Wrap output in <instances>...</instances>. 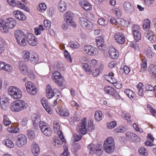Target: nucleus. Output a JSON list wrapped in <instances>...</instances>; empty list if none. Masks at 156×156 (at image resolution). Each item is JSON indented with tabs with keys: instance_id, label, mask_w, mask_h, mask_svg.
Instances as JSON below:
<instances>
[{
	"instance_id": "393cba45",
	"label": "nucleus",
	"mask_w": 156,
	"mask_h": 156,
	"mask_svg": "<svg viewBox=\"0 0 156 156\" xmlns=\"http://www.w3.org/2000/svg\"><path fill=\"white\" fill-rule=\"evenodd\" d=\"M80 4L85 10L87 11L91 9V8L90 4L86 0H80Z\"/></svg>"
},
{
	"instance_id": "6ab92c4d",
	"label": "nucleus",
	"mask_w": 156,
	"mask_h": 156,
	"mask_svg": "<svg viewBox=\"0 0 156 156\" xmlns=\"http://www.w3.org/2000/svg\"><path fill=\"white\" fill-rule=\"evenodd\" d=\"M125 134L126 139L131 141L136 142V139L140 140L136 134L131 132H128Z\"/></svg>"
},
{
	"instance_id": "58836bf2",
	"label": "nucleus",
	"mask_w": 156,
	"mask_h": 156,
	"mask_svg": "<svg viewBox=\"0 0 156 156\" xmlns=\"http://www.w3.org/2000/svg\"><path fill=\"white\" fill-rule=\"evenodd\" d=\"M153 34L154 33L151 30H149L146 32L144 34L145 36L147 37L148 39L150 41H151L153 39Z\"/></svg>"
},
{
	"instance_id": "ddd939ff",
	"label": "nucleus",
	"mask_w": 156,
	"mask_h": 156,
	"mask_svg": "<svg viewBox=\"0 0 156 156\" xmlns=\"http://www.w3.org/2000/svg\"><path fill=\"white\" fill-rule=\"evenodd\" d=\"M114 37L116 42L119 44H122L125 43V37L122 33L118 32L115 34Z\"/></svg>"
},
{
	"instance_id": "09e8293b",
	"label": "nucleus",
	"mask_w": 156,
	"mask_h": 156,
	"mask_svg": "<svg viewBox=\"0 0 156 156\" xmlns=\"http://www.w3.org/2000/svg\"><path fill=\"white\" fill-rule=\"evenodd\" d=\"M54 68L55 69L58 71H63L64 70L63 64L59 63H58L55 65Z\"/></svg>"
},
{
	"instance_id": "0eeeda50",
	"label": "nucleus",
	"mask_w": 156,
	"mask_h": 156,
	"mask_svg": "<svg viewBox=\"0 0 156 156\" xmlns=\"http://www.w3.org/2000/svg\"><path fill=\"white\" fill-rule=\"evenodd\" d=\"M16 145L19 147H22L27 143V140L26 136L22 134H19L16 137Z\"/></svg>"
},
{
	"instance_id": "e2e57ef3",
	"label": "nucleus",
	"mask_w": 156,
	"mask_h": 156,
	"mask_svg": "<svg viewBox=\"0 0 156 156\" xmlns=\"http://www.w3.org/2000/svg\"><path fill=\"white\" fill-rule=\"evenodd\" d=\"M94 128L93 122L90 121L88 122L87 126V130L89 132H91L94 130Z\"/></svg>"
},
{
	"instance_id": "13d9d810",
	"label": "nucleus",
	"mask_w": 156,
	"mask_h": 156,
	"mask_svg": "<svg viewBox=\"0 0 156 156\" xmlns=\"http://www.w3.org/2000/svg\"><path fill=\"white\" fill-rule=\"evenodd\" d=\"M44 23V27L47 30H48L50 29L51 26V23L49 20H45Z\"/></svg>"
},
{
	"instance_id": "3c124183",
	"label": "nucleus",
	"mask_w": 156,
	"mask_h": 156,
	"mask_svg": "<svg viewBox=\"0 0 156 156\" xmlns=\"http://www.w3.org/2000/svg\"><path fill=\"white\" fill-rule=\"evenodd\" d=\"M46 5L44 3H42L39 4L38 9L41 12H43L46 10Z\"/></svg>"
},
{
	"instance_id": "0e129e2a",
	"label": "nucleus",
	"mask_w": 156,
	"mask_h": 156,
	"mask_svg": "<svg viewBox=\"0 0 156 156\" xmlns=\"http://www.w3.org/2000/svg\"><path fill=\"white\" fill-rule=\"evenodd\" d=\"M27 73H28L27 76L29 78L32 80H34L35 78V76L34 74L33 71H28Z\"/></svg>"
},
{
	"instance_id": "473e14b6",
	"label": "nucleus",
	"mask_w": 156,
	"mask_h": 156,
	"mask_svg": "<svg viewBox=\"0 0 156 156\" xmlns=\"http://www.w3.org/2000/svg\"><path fill=\"white\" fill-rule=\"evenodd\" d=\"M41 131L46 136H49L51 135L52 131L49 126L44 129L42 128Z\"/></svg>"
},
{
	"instance_id": "7c9ffc66",
	"label": "nucleus",
	"mask_w": 156,
	"mask_h": 156,
	"mask_svg": "<svg viewBox=\"0 0 156 156\" xmlns=\"http://www.w3.org/2000/svg\"><path fill=\"white\" fill-rule=\"evenodd\" d=\"M58 8L61 12H64L66 8V4L65 2L61 0L58 4Z\"/></svg>"
},
{
	"instance_id": "338daca9",
	"label": "nucleus",
	"mask_w": 156,
	"mask_h": 156,
	"mask_svg": "<svg viewBox=\"0 0 156 156\" xmlns=\"http://www.w3.org/2000/svg\"><path fill=\"white\" fill-rule=\"evenodd\" d=\"M53 128L54 131L56 132L60 130V126L58 123L56 122H55L53 123Z\"/></svg>"
},
{
	"instance_id": "6e6d98bb",
	"label": "nucleus",
	"mask_w": 156,
	"mask_h": 156,
	"mask_svg": "<svg viewBox=\"0 0 156 156\" xmlns=\"http://www.w3.org/2000/svg\"><path fill=\"white\" fill-rule=\"evenodd\" d=\"M5 145L8 147L11 148L14 146L13 142L9 140H6L5 141Z\"/></svg>"
},
{
	"instance_id": "e433bc0d",
	"label": "nucleus",
	"mask_w": 156,
	"mask_h": 156,
	"mask_svg": "<svg viewBox=\"0 0 156 156\" xmlns=\"http://www.w3.org/2000/svg\"><path fill=\"white\" fill-rule=\"evenodd\" d=\"M125 93L131 100L135 97V94L130 89H126L124 91Z\"/></svg>"
},
{
	"instance_id": "bb28decb",
	"label": "nucleus",
	"mask_w": 156,
	"mask_h": 156,
	"mask_svg": "<svg viewBox=\"0 0 156 156\" xmlns=\"http://www.w3.org/2000/svg\"><path fill=\"white\" fill-rule=\"evenodd\" d=\"M14 36L17 40L26 36L24 32L20 30H16L14 32Z\"/></svg>"
},
{
	"instance_id": "6e6552de",
	"label": "nucleus",
	"mask_w": 156,
	"mask_h": 156,
	"mask_svg": "<svg viewBox=\"0 0 156 156\" xmlns=\"http://www.w3.org/2000/svg\"><path fill=\"white\" fill-rule=\"evenodd\" d=\"M80 23L83 28L88 30H91L93 28L92 23L85 18H80Z\"/></svg>"
},
{
	"instance_id": "680f3d73",
	"label": "nucleus",
	"mask_w": 156,
	"mask_h": 156,
	"mask_svg": "<svg viewBox=\"0 0 156 156\" xmlns=\"http://www.w3.org/2000/svg\"><path fill=\"white\" fill-rule=\"evenodd\" d=\"M39 126L41 131L42 130V128L44 129L49 126L46 122L43 121H41L40 122Z\"/></svg>"
},
{
	"instance_id": "79ce46f5",
	"label": "nucleus",
	"mask_w": 156,
	"mask_h": 156,
	"mask_svg": "<svg viewBox=\"0 0 156 156\" xmlns=\"http://www.w3.org/2000/svg\"><path fill=\"white\" fill-rule=\"evenodd\" d=\"M151 21L149 19L145 20L143 22V27L145 29H149L150 27V23Z\"/></svg>"
},
{
	"instance_id": "b1692460",
	"label": "nucleus",
	"mask_w": 156,
	"mask_h": 156,
	"mask_svg": "<svg viewBox=\"0 0 156 156\" xmlns=\"http://www.w3.org/2000/svg\"><path fill=\"white\" fill-rule=\"evenodd\" d=\"M6 25H7L9 29H12L14 28L16 24V22L14 18H9L5 22Z\"/></svg>"
},
{
	"instance_id": "603ef678",
	"label": "nucleus",
	"mask_w": 156,
	"mask_h": 156,
	"mask_svg": "<svg viewBox=\"0 0 156 156\" xmlns=\"http://www.w3.org/2000/svg\"><path fill=\"white\" fill-rule=\"evenodd\" d=\"M146 55L148 58H151L153 57L154 53L152 51L151 48L149 47L147 51Z\"/></svg>"
},
{
	"instance_id": "ea45409f",
	"label": "nucleus",
	"mask_w": 156,
	"mask_h": 156,
	"mask_svg": "<svg viewBox=\"0 0 156 156\" xmlns=\"http://www.w3.org/2000/svg\"><path fill=\"white\" fill-rule=\"evenodd\" d=\"M104 66L103 65H101L98 68L96 69L95 71L92 74L94 77L97 76L99 75L100 72L102 71Z\"/></svg>"
},
{
	"instance_id": "c85d7f7f",
	"label": "nucleus",
	"mask_w": 156,
	"mask_h": 156,
	"mask_svg": "<svg viewBox=\"0 0 156 156\" xmlns=\"http://www.w3.org/2000/svg\"><path fill=\"white\" fill-rule=\"evenodd\" d=\"M148 70L150 74L153 77H156V66L151 65L149 67Z\"/></svg>"
},
{
	"instance_id": "a878e982",
	"label": "nucleus",
	"mask_w": 156,
	"mask_h": 156,
	"mask_svg": "<svg viewBox=\"0 0 156 156\" xmlns=\"http://www.w3.org/2000/svg\"><path fill=\"white\" fill-rule=\"evenodd\" d=\"M125 10L128 13H131L133 10V7L129 2H126L124 3Z\"/></svg>"
},
{
	"instance_id": "2eb2a0df",
	"label": "nucleus",
	"mask_w": 156,
	"mask_h": 156,
	"mask_svg": "<svg viewBox=\"0 0 156 156\" xmlns=\"http://www.w3.org/2000/svg\"><path fill=\"white\" fill-rule=\"evenodd\" d=\"M18 66L20 72L23 75L27 74L28 71V66L26 63L23 61H20L18 63Z\"/></svg>"
},
{
	"instance_id": "7ed1b4c3",
	"label": "nucleus",
	"mask_w": 156,
	"mask_h": 156,
	"mask_svg": "<svg viewBox=\"0 0 156 156\" xmlns=\"http://www.w3.org/2000/svg\"><path fill=\"white\" fill-rule=\"evenodd\" d=\"M9 94L14 99H20L22 97V92L18 88L14 86L10 87L8 90Z\"/></svg>"
},
{
	"instance_id": "5701e85b",
	"label": "nucleus",
	"mask_w": 156,
	"mask_h": 156,
	"mask_svg": "<svg viewBox=\"0 0 156 156\" xmlns=\"http://www.w3.org/2000/svg\"><path fill=\"white\" fill-rule=\"evenodd\" d=\"M41 103L46 110L49 114H51L52 111L48 106V103L46 99L43 98L41 100Z\"/></svg>"
},
{
	"instance_id": "20e7f679",
	"label": "nucleus",
	"mask_w": 156,
	"mask_h": 156,
	"mask_svg": "<svg viewBox=\"0 0 156 156\" xmlns=\"http://www.w3.org/2000/svg\"><path fill=\"white\" fill-rule=\"evenodd\" d=\"M59 91L57 88L52 89L50 85L48 84L46 87V96L48 99H51L56 94L58 97L59 96Z\"/></svg>"
},
{
	"instance_id": "5fc2aeb1",
	"label": "nucleus",
	"mask_w": 156,
	"mask_h": 156,
	"mask_svg": "<svg viewBox=\"0 0 156 156\" xmlns=\"http://www.w3.org/2000/svg\"><path fill=\"white\" fill-rule=\"evenodd\" d=\"M139 153L142 155L147 156V150L144 147H141L139 151Z\"/></svg>"
},
{
	"instance_id": "dca6fc26",
	"label": "nucleus",
	"mask_w": 156,
	"mask_h": 156,
	"mask_svg": "<svg viewBox=\"0 0 156 156\" xmlns=\"http://www.w3.org/2000/svg\"><path fill=\"white\" fill-rule=\"evenodd\" d=\"M27 42L31 45L34 46L38 43L37 39L35 37L31 34H29L27 36Z\"/></svg>"
},
{
	"instance_id": "2f4dec72",
	"label": "nucleus",
	"mask_w": 156,
	"mask_h": 156,
	"mask_svg": "<svg viewBox=\"0 0 156 156\" xmlns=\"http://www.w3.org/2000/svg\"><path fill=\"white\" fill-rule=\"evenodd\" d=\"M58 114L62 116L68 117L69 115V111L66 109L60 108L58 109Z\"/></svg>"
},
{
	"instance_id": "4468645a",
	"label": "nucleus",
	"mask_w": 156,
	"mask_h": 156,
	"mask_svg": "<svg viewBox=\"0 0 156 156\" xmlns=\"http://www.w3.org/2000/svg\"><path fill=\"white\" fill-rule=\"evenodd\" d=\"M96 43L97 47L100 51H103L106 50V47L102 37H98L96 40Z\"/></svg>"
},
{
	"instance_id": "37998d69",
	"label": "nucleus",
	"mask_w": 156,
	"mask_h": 156,
	"mask_svg": "<svg viewBox=\"0 0 156 156\" xmlns=\"http://www.w3.org/2000/svg\"><path fill=\"white\" fill-rule=\"evenodd\" d=\"M26 36L25 37L20 38L17 40L18 43L21 46H25L27 44Z\"/></svg>"
},
{
	"instance_id": "69168bd1",
	"label": "nucleus",
	"mask_w": 156,
	"mask_h": 156,
	"mask_svg": "<svg viewBox=\"0 0 156 156\" xmlns=\"http://www.w3.org/2000/svg\"><path fill=\"white\" fill-rule=\"evenodd\" d=\"M116 125V123L115 121H112L107 123V126L109 129H111L115 127Z\"/></svg>"
},
{
	"instance_id": "f257e3e1",
	"label": "nucleus",
	"mask_w": 156,
	"mask_h": 156,
	"mask_svg": "<svg viewBox=\"0 0 156 156\" xmlns=\"http://www.w3.org/2000/svg\"><path fill=\"white\" fill-rule=\"evenodd\" d=\"M27 106V104L24 101L22 100H16L12 103L11 109L13 112H19L26 109Z\"/></svg>"
},
{
	"instance_id": "c9c22d12",
	"label": "nucleus",
	"mask_w": 156,
	"mask_h": 156,
	"mask_svg": "<svg viewBox=\"0 0 156 156\" xmlns=\"http://www.w3.org/2000/svg\"><path fill=\"white\" fill-rule=\"evenodd\" d=\"M82 68L88 74H91L92 73V68L86 63L83 64Z\"/></svg>"
},
{
	"instance_id": "8fccbe9b",
	"label": "nucleus",
	"mask_w": 156,
	"mask_h": 156,
	"mask_svg": "<svg viewBox=\"0 0 156 156\" xmlns=\"http://www.w3.org/2000/svg\"><path fill=\"white\" fill-rule=\"evenodd\" d=\"M30 52L27 51H23V58L25 61L28 62L29 61Z\"/></svg>"
},
{
	"instance_id": "4d7b16f0",
	"label": "nucleus",
	"mask_w": 156,
	"mask_h": 156,
	"mask_svg": "<svg viewBox=\"0 0 156 156\" xmlns=\"http://www.w3.org/2000/svg\"><path fill=\"white\" fill-rule=\"evenodd\" d=\"M55 143V146L57 148H59L62 146L63 143L62 140H60L56 139L54 140Z\"/></svg>"
},
{
	"instance_id": "412c9836",
	"label": "nucleus",
	"mask_w": 156,
	"mask_h": 156,
	"mask_svg": "<svg viewBox=\"0 0 156 156\" xmlns=\"http://www.w3.org/2000/svg\"><path fill=\"white\" fill-rule=\"evenodd\" d=\"M13 15L17 19L21 20H24L26 19L25 15L20 11L17 10L14 11Z\"/></svg>"
},
{
	"instance_id": "9b49d317",
	"label": "nucleus",
	"mask_w": 156,
	"mask_h": 156,
	"mask_svg": "<svg viewBox=\"0 0 156 156\" xmlns=\"http://www.w3.org/2000/svg\"><path fill=\"white\" fill-rule=\"evenodd\" d=\"M86 125V119L83 118L81 123L79 125L77 128V130L83 135L86 134L87 132Z\"/></svg>"
},
{
	"instance_id": "423d86ee",
	"label": "nucleus",
	"mask_w": 156,
	"mask_h": 156,
	"mask_svg": "<svg viewBox=\"0 0 156 156\" xmlns=\"http://www.w3.org/2000/svg\"><path fill=\"white\" fill-rule=\"evenodd\" d=\"M27 92L31 95H35L37 92V89L35 84L30 81L27 82L25 84Z\"/></svg>"
},
{
	"instance_id": "f03ea898",
	"label": "nucleus",
	"mask_w": 156,
	"mask_h": 156,
	"mask_svg": "<svg viewBox=\"0 0 156 156\" xmlns=\"http://www.w3.org/2000/svg\"><path fill=\"white\" fill-rule=\"evenodd\" d=\"M104 148L106 152L109 154H111L115 150V144L113 138L109 137L104 142Z\"/></svg>"
},
{
	"instance_id": "f3484780",
	"label": "nucleus",
	"mask_w": 156,
	"mask_h": 156,
	"mask_svg": "<svg viewBox=\"0 0 156 156\" xmlns=\"http://www.w3.org/2000/svg\"><path fill=\"white\" fill-rule=\"evenodd\" d=\"M104 78L108 82L112 84H115L117 82V80L112 72H111L108 75H105Z\"/></svg>"
},
{
	"instance_id": "39448f33",
	"label": "nucleus",
	"mask_w": 156,
	"mask_h": 156,
	"mask_svg": "<svg viewBox=\"0 0 156 156\" xmlns=\"http://www.w3.org/2000/svg\"><path fill=\"white\" fill-rule=\"evenodd\" d=\"M52 76L54 78V80L58 85L61 86L64 82V79L60 73L58 71L54 70L52 73Z\"/></svg>"
},
{
	"instance_id": "4be33fe9",
	"label": "nucleus",
	"mask_w": 156,
	"mask_h": 156,
	"mask_svg": "<svg viewBox=\"0 0 156 156\" xmlns=\"http://www.w3.org/2000/svg\"><path fill=\"white\" fill-rule=\"evenodd\" d=\"M104 90L105 93L112 96H115L117 94L115 89L110 86L105 87L104 88Z\"/></svg>"
},
{
	"instance_id": "f8f14e48",
	"label": "nucleus",
	"mask_w": 156,
	"mask_h": 156,
	"mask_svg": "<svg viewBox=\"0 0 156 156\" xmlns=\"http://www.w3.org/2000/svg\"><path fill=\"white\" fill-rule=\"evenodd\" d=\"M132 30L136 40L138 41L140 40L141 36V33L140 32V27L137 25H134L132 27Z\"/></svg>"
},
{
	"instance_id": "cd10ccee",
	"label": "nucleus",
	"mask_w": 156,
	"mask_h": 156,
	"mask_svg": "<svg viewBox=\"0 0 156 156\" xmlns=\"http://www.w3.org/2000/svg\"><path fill=\"white\" fill-rule=\"evenodd\" d=\"M32 151L34 155H38L40 152V148L37 144L35 143L33 144Z\"/></svg>"
},
{
	"instance_id": "f704fd0d",
	"label": "nucleus",
	"mask_w": 156,
	"mask_h": 156,
	"mask_svg": "<svg viewBox=\"0 0 156 156\" xmlns=\"http://www.w3.org/2000/svg\"><path fill=\"white\" fill-rule=\"evenodd\" d=\"M94 117L97 121L99 122L102 120V112L100 111H97L94 114Z\"/></svg>"
},
{
	"instance_id": "bf43d9fd",
	"label": "nucleus",
	"mask_w": 156,
	"mask_h": 156,
	"mask_svg": "<svg viewBox=\"0 0 156 156\" xmlns=\"http://www.w3.org/2000/svg\"><path fill=\"white\" fill-rule=\"evenodd\" d=\"M58 134L59 137L60 139V140H62L64 143H66V141L65 140L64 136H63L62 133V131L60 130H58Z\"/></svg>"
},
{
	"instance_id": "864d4df0",
	"label": "nucleus",
	"mask_w": 156,
	"mask_h": 156,
	"mask_svg": "<svg viewBox=\"0 0 156 156\" xmlns=\"http://www.w3.org/2000/svg\"><path fill=\"white\" fill-rule=\"evenodd\" d=\"M98 23L101 25L105 26L108 24L107 21L102 18H101L98 20Z\"/></svg>"
},
{
	"instance_id": "aec40b11",
	"label": "nucleus",
	"mask_w": 156,
	"mask_h": 156,
	"mask_svg": "<svg viewBox=\"0 0 156 156\" xmlns=\"http://www.w3.org/2000/svg\"><path fill=\"white\" fill-rule=\"evenodd\" d=\"M108 52L110 57L112 58L115 59L118 57V52L113 47L111 46L109 47Z\"/></svg>"
},
{
	"instance_id": "c756f323",
	"label": "nucleus",
	"mask_w": 156,
	"mask_h": 156,
	"mask_svg": "<svg viewBox=\"0 0 156 156\" xmlns=\"http://www.w3.org/2000/svg\"><path fill=\"white\" fill-rule=\"evenodd\" d=\"M38 60L37 55L34 52H32L31 54V56L29 58V61L31 63H36Z\"/></svg>"
},
{
	"instance_id": "a18cd8bd",
	"label": "nucleus",
	"mask_w": 156,
	"mask_h": 156,
	"mask_svg": "<svg viewBox=\"0 0 156 156\" xmlns=\"http://www.w3.org/2000/svg\"><path fill=\"white\" fill-rule=\"evenodd\" d=\"M27 135L29 138L33 139L34 138L35 135L34 132L32 130H28L27 131Z\"/></svg>"
},
{
	"instance_id": "de8ad7c7",
	"label": "nucleus",
	"mask_w": 156,
	"mask_h": 156,
	"mask_svg": "<svg viewBox=\"0 0 156 156\" xmlns=\"http://www.w3.org/2000/svg\"><path fill=\"white\" fill-rule=\"evenodd\" d=\"M64 151L61 155L60 156H69L70 153L68 151V147L65 145H63Z\"/></svg>"
},
{
	"instance_id": "72a5a7b5",
	"label": "nucleus",
	"mask_w": 156,
	"mask_h": 156,
	"mask_svg": "<svg viewBox=\"0 0 156 156\" xmlns=\"http://www.w3.org/2000/svg\"><path fill=\"white\" fill-rule=\"evenodd\" d=\"M147 60L145 59H143L141 64L140 72L143 73L145 72L147 69Z\"/></svg>"
},
{
	"instance_id": "774afa93",
	"label": "nucleus",
	"mask_w": 156,
	"mask_h": 156,
	"mask_svg": "<svg viewBox=\"0 0 156 156\" xmlns=\"http://www.w3.org/2000/svg\"><path fill=\"white\" fill-rule=\"evenodd\" d=\"M156 88V86L154 87L151 86V85L147 84L145 85V88L147 90L152 91L154 89H155Z\"/></svg>"
},
{
	"instance_id": "9d476101",
	"label": "nucleus",
	"mask_w": 156,
	"mask_h": 156,
	"mask_svg": "<svg viewBox=\"0 0 156 156\" xmlns=\"http://www.w3.org/2000/svg\"><path fill=\"white\" fill-rule=\"evenodd\" d=\"M73 14L71 12H68L64 14V20L66 22L70 24V25L73 26L74 27H76V25L73 22Z\"/></svg>"
},
{
	"instance_id": "1a4fd4ad",
	"label": "nucleus",
	"mask_w": 156,
	"mask_h": 156,
	"mask_svg": "<svg viewBox=\"0 0 156 156\" xmlns=\"http://www.w3.org/2000/svg\"><path fill=\"white\" fill-rule=\"evenodd\" d=\"M84 50L85 52L89 55L94 56L98 54L97 49L91 45H86Z\"/></svg>"
},
{
	"instance_id": "052dcab7",
	"label": "nucleus",
	"mask_w": 156,
	"mask_h": 156,
	"mask_svg": "<svg viewBox=\"0 0 156 156\" xmlns=\"http://www.w3.org/2000/svg\"><path fill=\"white\" fill-rule=\"evenodd\" d=\"M125 130V128L123 126H118L115 129V131L116 133H123Z\"/></svg>"
},
{
	"instance_id": "49530a36",
	"label": "nucleus",
	"mask_w": 156,
	"mask_h": 156,
	"mask_svg": "<svg viewBox=\"0 0 156 156\" xmlns=\"http://www.w3.org/2000/svg\"><path fill=\"white\" fill-rule=\"evenodd\" d=\"M81 148V146L79 143H74L72 146V150L75 153L77 152Z\"/></svg>"
},
{
	"instance_id": "4c0bfd02",
	"label": "nucleus",
	"mask_w": 156,
	"mask_h": 156,
	"mask_svg": "<svg viewBox=\"0 0 156 156\" xmlns=\"http://www.w3.org/2000/svg\"><path fill=\"white\" fill-rule=\"evenodd\" d=\"M33 125L35 127L38 126L40 122H41L40 118L38 116L36 115L34 118H32Z\"/></svg>"
},
{
	"instance_id": "c03bdc74",
	"label": "nucleus",
	"mask_w": 156,
	"mask_h": 156,
	"mask_svg": "<svg viewBox=\"0 0 156 156\" xmlns=\"http://www.w3.org/2000/svg\"><path fill=\"white\" fill-rule=\"evenodd\" d=\"M101 147V145H98L97 148L94 152V153H95L97 156H101L103 153V150Z\"/></svg>"
},
{
	"instance_id": "a19ab883",
	"label": "nucleus",
	"mask_w": 156,
	"mask_h": 156,
	"mask_svg": "<svg viewBox=\"0 0 156 156\" xmlns=\"http://www.w3.org/2000/svg\"><path fill=\"white\" fill-rule=\"evenodd\" d=\"M98 146L96 145L93 144H91L89 145L88 146V148L89 150L90 153H94L96 148H97Z\"/></svg>"
},
{
	"instance_id": "a211bd4d",
	"label": "nucleus",
	"mask_w": 156,
	"mask_h": 156,
	"mask_svg": "<svg viewBox=\"0 0 156 156\" xmlns=\"http://www.w3.org/2000/svg\"><path fill=\"white\" fill-rule=\"evenodd\" d=\"M9 28L6 25L5 22L2 19H0V30L2 33L6 34L8 33Z\"/></svg>"
}]
</instances>
